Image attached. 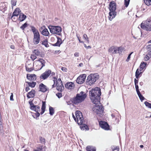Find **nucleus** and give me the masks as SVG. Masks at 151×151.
<instances>
[{
	"label": "nucleus",
	"instance_id": "obj_1",
	"mask_svg": "<svg viewBox=\"0 0 151 151\" xmlns=\"http://www.w3.org/2000/svg\"><path fill=\"white\" fill-rule=\"evenodd\" d=\"M89 93L91 99L93 103L96 104L100 103L101 93L99 88L96 87L94 89L90 90Z\"/></svg>",
	"mask_w": 151,
	"mask_h": 151
},
{
	"label": "nucleus",
	"instance_id": "obj_2",
	"mask_svg": "<svg viewBox=\"0 0 151 151\" xmlns=\"http://www.w3.org/2000/svg\"><path fill=\"white\" fill-rule=\"evenodd\" d=\"M109 9L110 11L109 13V20L111 21L115 17L116 14L115 11L116 9V3L114 1H112L110 2Z\"/></svg>",
	"mask_w": 151,
	"mask_h": 151
},
{
	"label": "nucleus",
	"instance_id": "obj_3",
	"mask_svg": "<svg viewBox=\"0 0 151 151\" xmlns=\"http://www.w3.org/2000/svg\"><path fill=\"white\" fill-rule=\"evenodd\" d=\"M86 96V94L82 91L79 93L77 94L76 96L72 99L71 101L73 104L79 103L83 101Z\"/></svg>",
	"mask_w": 151,
	"mask_h": 151
},
{
	"label": "nucleus",
	"instance_id": "obj_4",
	"mask_svg": "<svg viewBox=\"0 0 151 151\" xmlns=\"http://www.w3.org/2000/svg\"><path fill=\"white\" fill-rule=\"evenodd\" d=\"M31 28L34 34L33 42L34 44H37L40 40V35L39 32L34 27L32 26Z\"/></svg>",
	"mask_w": 151,
	"mask_h": 151
},
{
	"label": "nucleus",
	"instance_id": "obj_5",
	"mask_svg": "<svg viewBox=\"0 0 151 151\" xmlns=\"http://www.w3.org/2000/svg\"><path fill=\"white\" fill-rule=\"evenodd\" d=\"M99 78V76L97 74H91L88 76L86 80V82L89 85H91Z\"/></svg>",
	"mask_w": 151,
	"mask_h": 151
},
{
	"label": "nucleus",
	"instance_id": "obj_6",
	"mask_svg": "<svg viewBox=\"0 0 151 151\" xmlns=\"http://www.w3.org/2000/svg\"><path fill=\"white\" fill-rule=\"evenodd\" d=\"M141 27L146 31H151V17L148 18L144 23L142 22L141 24Z\"/></svg>",
	"mask_w": 151,
	"mask_h": 151
},
{
	"label": "nucleus",
	"instance_id": "obj_7",
	"mask_svg": "<svg viewBox=\"0 0 151 151\" xmlns=\"http://www.w3.org/2000/svg\"><path fill=\"white\" fill-rule=\"evenodd\" d=\"M48 28L51 33L53 34H55L59 35H61L62 29L60 27L50 26Z\"/></svg>",
	"mask_w": 151,
	"mask_h": 151
},
{
	"label": "nucleus",
	"instance_id": "obj_8",
	"mask_svg": "<svg viewBox=\"0 0 151 151\" xmlns=\"http://www.w3.org/2000/svg\"><path fill=\"white\" fill-rule=\"evenodd\" d=\"M95 104L93 108V111L96 113V114H101L104 111V108L101 105H99V104H100V103L98 104Z\"/></svg>",
	"mask_w": 151,
	"mask_h": 151
},
{
	"label": "nucleus",
	"instance_id": "obj_9",
	"mask_svg": "<svg viewBox=\"0 0 151 151\" xmlns=\"http://www.w3.org/2000/svg\"><path fill=\"white\" fill-rule=\"evenodd\" d=\"M76 119L77 120L78 124L81 125L83 121V118L81 112L79 111H77L76 112Z\"/></svg>",
	"mask_w": 151,
	"mask_h": 151
},
{
	"label": "nucleus",
	"instance_id": "obj_10",
	"mask_svg": "<svg viewBox=\"0 0 151 151\" xmlns=\"http://www.w3.org/2000/svg\"><path fill=\"white\" fill-rule=\"evenodd\" d=\"M33 101V100L32 101L30 100L29 102V103L30 104V109L32 110L35 111L36 112L39 111L40 109V107L38 105H34V104L32 103Z\"/></svg>",
	"mask_w": 151,
	"mask_h": 151
},
{
	"label": "nucleus",
	"instance_id": "obj_11",
	"mask_svg": "<svg viewBox=\"0 0 151 151\" xmlns=\"http://www.w3.org/2000/svg\"><path fill=\"white\" fill-rule=\"evenodd\" d=\"M33 63L32 61H29L27 62L25 65L26 70L29 72L33 70Z\"/></svg>",
	"mask_w": 151,
	"mask_h": 151
},
{
	"label": "nucleus",
	"instance_id": "obj_12",
	"mask_svg": "<svg viewBox=\"0 0 151 151\" xmlns=\"http://www.w3.org/2000/svg\"><path fill=\"white\" fill-rule=\"evenodd\" d=\"M86 76V75L85 74H83L80 75L77 79L76 83L79 84L83 83L85 81Z\"/></svg>",
	"mask_w": 151,
	"mask_h": 151
},
{
	"label": "nucleus",
	"instance_id": "obj_13",
	"mask_svg": "<svg viewBox=\"0 0 151 151\" xmlns=\"http://www.w3.org/2000/svg\"><path fill=\"white\" fill-rule=\"evenodd\" d=\"M51 71L50 70H48L43 73L40 76V78L44 80L47 78L51 73Z\"/></svg>",
	"mask_w": 151,
	"mask_h": 151
},
{
	"label": "nucleus",
	"instance_id": "obj_14",
	"mask_svg": "<svg viewBox=\"0 0 151 151\" xmlns=\"http://www.w3.org/2000/svg\"><path fill=\"white\" fill-rule=\"evenodd\" d=\"M99 124L102 128L106 130L109 129V126L107 122L101 121L99 122Z\"/></svg>",
	"mask_w": 151,
	"mask_h": 151
},
{
	"label": "nucleus",
	"instance_id": "obj_15",
	"mask_svg": "<svg viewBox=\"0 0 151 151\" xmlns=\"http://www.w3.org/2000/svg\"><path fill=\"white\" fill-rule=\"evenodd\" d=\"M40 31L41 32L42 34L44 36H47L49 34L47 29L45 28V26H43L41 27L40 29Z\"/></svg>",
	"mask_w": 151,
	"mask_h": 151
},
{
	"label": "nucleus",
	"instance_id": "obj_16",
	"mask_svg": "<svg viewBox=\"0 0 151 151\" xmlns=\"http://www.w3.org/2000/svg\"><path fill=\"white\" fill-rule=\"evenodd\" d=\"M27 78L29 81H34L36 80V76L35 74H27Z\"/></svg>",
	"mask_w": 151,
	"mask_h": 151
},
{
	"label": "nucleus",
	"instance_id": "obj_17",
	"mask_svg": "<svg viewBox=\"0 0 151 151\" xmlns=\"http://www.w3.org/2000/svg\"><path fill=\"white\" fill-rule=\"evenodd\" d=\"M38 62V64H39L41 67H40V69H42L43 67H44L45 65L46 61L42 58H40L39 60H36Z\"/></svg>",
	"mask_w": 151,
	"mask_h": 151
},
{
	"label": "nucleus",
	"instance_id": "obj_18",
	"mask_svg": "<svg viewBox=\"0 0 151 151\" xmlns=\"http://www.w3.org/2000/svg\"><path fill=\"white\" fill-rule=\"evenodd\" d=\"M39 88L40 91L43 92H45L47 90L46 86L42 83H41L39 85Z\"/></svg>",
	"mask_w": 151,
	"mask_h": 151
},
{
	"label": "nucleus",
	"instance_id": "obj_19",
	"mask_svg": "<svg viewBox=\"0 0 151 151\" xmlns=\"http://www.w3.org/2000/svg\"><path fill=\"white\" fill-rule=\"evenodd\" d=\"M57 37V42L55 44H52V45L54 46H58L59 47L62 43V41L61 38L59 37Z\"/></svg>",
	"mask_w": 151,
	"mask_h": 151
},
{
	"label": "nucleus",
	"instance_id": "obj_20",
	"mask_svg": "<svg viewBox=\"0 0 151 151\" xmlns=\"http://www.w3.org/2000/svg\"><path fill=\"white\" fill-rule=\"evenodd\" d=\"M35 91L32 89L30 91L28 92L27 94V97L29 99L31 98H33L35 96Z\"/></svg>",
	"mask_w": 151,
	"mask_h": 151
},
{
	"label": "nucleus",
	"instance_id": "obj_21",
	"mask_svg": "<svg viewBox=\"0 0 151 151\" xmlns=\"http://www.w3.org/2000/svg\"><path fill=\"white\" fill-rule=\"evenodd\" d=\"M37 150H35L34 151H45L46 148L45 146L40 145H37Z\"/></svg>",
	"mask_w": 151,
	"mask_h": 151
},
{
	"label": "nucleus",
	"instance_id": "obj_22",
	"mask_svg": "<svg viewBox=\"0 0 151 151\" xmlns=\"http://www.w3.org/2000/svg\"><path fill=\"white\" fill-rule=\"evenodd\" d=\"M21 12V11L19 8H18L16 9L11 17V19H12L14 16L17 17L19 14H20L19 12Z\"/></svg>",
	"mask_w": 151,
	"mask_h": 151
},
{
	"label": "nucleus",
	"instance_id": "obj_23",
	"mask_svg": "<svg viewBox=\"0 0 151 151\" xmlns=\"http://www.w3.org/2000/svg\"><path fill=\"white\" fill-rule=\"evenodd\" d=\"M65 87L68 89H71L74 88V85L72 82H69L65 84Z\"/></svg>",
	"mask_w": 151,
	"mask_h": 151
},
{
	"label": "nucleus",
	"instance_id": "obj_24",
	"mask_svg": "<svg viewBox=\"0 0 151 151\" xmlns=\"http://www.w3.org/2000/svg\"><path fill=\"white\" fill-rule=\"evenodd\" d=\"M109 52L112 54L117 53V50L116 47H115L114 46L111 47L108 50Z\"/></svg>",
	"mask_w": 151,
	"mask_h": 151
},
{
	"label": "nucleus",
	"instance_id": "obj_25",
	"mask_svg": "<svg viewBox=\"0 0 151 151\" xmlns=\"http://www.w3.org/2000/svg\"><path fill=\"white\" fill-rule=\"evenodd\" d=\"M56 89L59 91L61 92L64 89V87L62 84V85H60L59 83H56Z\"/></svg>",
	"mask_w": 151,
	"mask_h": 151
},
{
	"label": "nucleus",
	"instance_id": "obj_26",
	"mask_svg": "<svg viewBox=\"0 0 151 151\" xmlns=\"http://www.w3.org/2000/svg\"><path fill=\"white\" fill-rule=\"evenodd\" d=\"M26 15L23 14L22 13H20L19 14V17L18 20L20 22H22L26 18Z\"/></svg>",
	"mask_w": 151,
	"mask_h": 151
},
{
	"label": "nucleus",
	"instance_id": "obj_27",
	"mask_svg": "<svg viewBox=\"0 0 151 151\" xmlns=\"http://www.w3.org/2000/svg\"><path fill=\"white\" fill-rule=\"evenodd\" d=\"M86 149L87 151H96V148L92 146H88Z\"/></svg>",
	"mask_w": 151,
	"mask_h": 151
},
{
	"label": "nucleus",
	"instance_id": "obj_28",
	"mask_svg": "<svg viewBox=\"0 0 151 151\" xmlns=\"http://www.w3.org/2000/svg\"><path fill=\"white\" fill-rule=\"evenodd\" d=\"M45 101L42 102V105L41 107L42 111L40 113V114H42L45 111Z\"/></svg>",
	"mask_w": 151,
	"mask_h": 151
},
{
	"label": "nucleus",
	"instance_id": "obj_29",
	"mask_svg": "<svg viewBox=\"0 0 151 151\" xmlns=\"http://www.w3.org/2000/svg\"><path fill=\"white\" fill-rule=\"evenodd\" d=\"M146 64V63L144 62H142L141 63L140 66V71H142L143 70V69H144L145 67Z\"/></svg>",
	"mask_w": 151,
	"mask_h": 151
},
{
	"label": "nucleus",
	"instance_id": "obj_30",
	"mask_svg": "<svg viewBox=\"0 0 151 151\" xmlns=\"http://www.w3.org/2000/svg\"><path fill=\"white\" fill-rule=\"evenodd\" d=\"M26 83L28 84L29 86L31 87L32 88L34 87L36 84V83L33 81L32 82L26 81Z\"/></svg>",
	"mask_w": 151,
	"mask_h": 151
},
{
	"label": "nucleus",
	"instance_id": "obj_31",
	"mask_svg": "<svg viewBox=\"0 0 151 151\" xmlns=\"http://www.w3.org/2000/svg\"><path fill=\"white\" fill-rule=\"evenodd\" d=\"M142 72H139V69H137L135 72V77L137 79H138L139 78V76L142 74Z\"/></svg>",
	"mask_w": 151,
	"mask_h": 151
},
{
	"label": "nucleus",
	"instance_id": "obj_32",
	"mask_svg": "<svg viewBox=\"0 0 151 151\" xmlns=\"http://www.w3.org/2000/svg\"><path fill=\"white\" fill-rule=\"evenodd\" d=\"M33 53H34L35 55L37 56H40L41 55V52L40 51H39V50L37 49H35L34 50L33 52Z\"/></svg>",
	"mask_w": 151,
	"mask_h": 151
},
{
	"label": "nucleus",
	"instance_id": "obj_33",
	"mask_svg": "<svg viewBox=\"0 0 151 151\" xmlns=\"http://www.w3.org/2000/svg\"><path fill=\"white\" fill-rule=\"evenodd\" d=\"M55 111L53 108L51 106L49 107V113L51 115H52L54 114Z\"/></svg>",
	"mask_w": 151,
	"mask_h": 151
},
{
	"label": "nucleus",
	"instance_id": "obj_34",
	"mask_svg": "<svg viewBox=\"0 0 151 151\" xmlns=\"http://www.w3.org/2000/svg\"><path fill=\"white\" fill-rule=\"evenodd\" d=\"M80 127L81 129L82 130H84V129H86L87 130H89V128L88 127V126L85 124H83L82 126H81Z\"/></svg>",
	"mask_w": 151,
	"mask_h": 151
},
{
	"label": "nucleus",
	"instance_id": "obj_35",
	"mask_svg": "<svg viewBox=\"0 0 151 151\" xmlns=\"http://www.w3.org/2000/svg\"><path fill=\"white\" fill-rule=\"evenodd\" d=\"M148 55H151V45H149L147 48Z\"/></svg>",
	"mask_w": 151,
	"mask_h": 151
},
{
	"label": "nucleus",
	"instance_id": "obj_36",
	"mask_svg": "<svg viewBox=\"0 0 151 151\" xmlns=\"http://www.w3.org/2000/svg\"><path fill=\"white\" fill-rule=\"evenodd\" d=\"M42 44L45 45L46 47H49V45L48 44L47 41L46 40H44L42 42Z\"/></svg>",
	"mask_w": 151,
	"mask_h": 151
},
{
	"label": "nucleus",
	"instance_id": "obj_37",
	"mask_svg": "<svg viewBox=\"0 0 151 151\" xmlns=\"http://www.w3.org/2000/svg\"><path fill=\"white\" fill-rule=\"evenodd\" d=\"M130 1V0H124V5L125 6L124 8L125 7L127 8L128 6L129 3Z\"/></svg>",
	"mask_w": 151,
	"mask_h": 151
},
{
	"label": "nucleus",
	"instance_id": "obj_38",
	"mask_svg": "<svg viewBox=\"0 0 151 151\" xmlns=\"http://www.w3.org/2000/svg\"><path fill=\"white\" fill-rule=\"evenodd\" d=\"M137 94L140 100L142 101L145 99V98L141 94V93H140V92L137 93Z\"/></svg>",
	"mask_w": 151,
	"mask_h": 151
},
{
	"label": "nucleus",
	"instance_id": "obj_39",
	"mask_svg": "<svg viewBox=\"0 0 151 151\" xmlns=\"http://www.w3.org/2000/svg\"><path fill=\"white\" fill-rule=\"evenodd\" d=\"M111 149L113 151H114L115 150H116L118 151H119V148L118 147L113 146L111 147Z\"/></svg>",
	"mask_w": 151,
	"mask_h": 151
},
{
	"label": "nucleus",
	"instance_id": "obj_40",
	"mask_svg": "<svg viewBox=\"0 0 151 151\" xmlns=\"http://www.w3.org/2000/svg\"><path fill=\"white\" fill-rule=\"evenodd\" d=\"M144 1L145 4L148 6L151 4V0H144Z\"/></svg>",
	"mask_w": 151,
	"mask_h": 151
},
{
	"label": "nucleus",
	"instance_id": "obj_41",
	"mask_svg": "<svg viewBox=\"0 0 151 151\" xmlns=\"http://www.w3.org/2000/svg\"><path fill=\"white\" fill-rule=\"evenodd\" d=\"M146 106L148 108L151 109V104L148 102L147 101H146L144 102Z\"/></svg>",
	"mask_w": 151,
	"mask_h": 151
},
{
	"label": "nucleus",
	"instance_id": "obj_42",
	"mask_svg": "<svg viewBox=\"0 0 151 151\" xmlns=\"http://www.w3.org/2000/svg\"><path fill=\"white\" fill-rule=\"evenodd\" d=\"M27 26V24L26 22L24 23L22 26L20 27V28L23 30L26 28Z\"/></svg>",
	"mask_w": 151,
	"mask_h": 151
},
{
	"label": "nucleus",
	"instance_id": "obj_43",
	"mask_svg": "<svg viewBox=\"0 0 151 151\" xmlns=\"http://www.w3.org/2000/svg\"><path fill=\"white\" fill-rule=\"evenodd\" d=\"M39 139L40 142L43 144L45 143V138L42 137H39Z\"/></svg>",
	"mask_w": 151,
	"mask_h": 151
},
{
	"label": "nucleus",
	"instance_id": "obj_44",
	"mask_svg": "<svg viewBox=\"0 0 151 151\" xmlns=\"http://www.w3.org/2000/svg\"><path fill=\"white\" fill-rule=\"evenodd\" d=\"M83 38L85 40L87 41V42L88 43H89V40L88 37H87V35L85 34H84L83 35Z\"/></svg>",
	"mask_w": 151,
	"mask_h": 151
},
{
	"label": "nucleus",
	"instance_id": "obj_45",
	"mask_svg": "<svg viewBox=\"0 0 151 151\" xmlns=\"http://www.w3.org/2000/svg\"><path fill=\"white\" fill-rule=\"evenodd\" d=\"M17 1L16 0H11V4L12 6L16 5Z\"/></svg>",
	"mask_w": 151,
	"mask_h": 151
},
{
	"label": "nucleus",
	"instance_id": "obj_46",
	"mask_svg": "<svg viewBox=\"0 0 151 151\" xmlns=\"http://www.w3.org/2000/svg\"><path fill=\"white\" fill-rule=\"evenodd\" d=\"M116 48L117 50V53H119L120 52H122V47H116Z\"/></svg>",
	"mask_w": 151,
	"mask_h": 151
},
{
	"label": "nucleus",
	"instance_id": "obj_47",
	"mask_svg": "<svg viewBox=\"0 0 151 151\" xmlns=\"http://www.w3.org/2000/svg\"><path fill=\"white\" fill-rule=\"evenodd\" d=\"M30 58L33 61H34L37 58V57L33 54H32L30 56Z\"/></svg>",
	"mask_w": 151,
	"mask_h": 151
},
{
	"label": "nucleus",
	"instance_id": "obj_48",
	"mask_svg": "<svg viewBox=\"0 0 151 151\" xmlns=\"http://www.w3.org/2000/svg\"><path fill=\"white\" fill-rule=\"evenodd\" d=\"M133 52H132L130 53L128 55L127 59L126 60L127 62H128L131 56V55L133 53Z\"/></svg>",
	"mask_w": 151,
	"mask_h": 151
},
{
	"label": "nucleus",
	"instance_id": "obj_49",
	"mask_svg": "<svg viewBox=\"0 0 151 151\" xmlns=\"http://www.w3.org/2000/svg\"><path fill=\"white\" fill-rule=\"evenodd\" d=\"M56 96L59 98H60L62 97V95L61 92H58L56 94Z\"/></svg>",
	"mask_w": 151,
	"mask_h": 151
},
{
	"label": "nucleus",
	"instance_id": "obj_50",
	"mask_svg": "<svg viewBox=\"0 0 151 151\" xmlns=\"http://www.w3.org/2000/svg\"><path fill=\"white\" fill-rule=\"evenodd\" d=\"M135 88H136L137 93L140 92V91H139V87H138V85L137 84H135Z\"/></svg>",
	"mask_w": 151,
	"mask_h": 151
},
{
	"label": "nucleus",
	"instance_id": "obj_51",
	"mask_svg": "<svg viewBox=\"0 0 151 151\" xmlns=\"http://www.w3.org/2000/svg\"><path fill=\"white\" fill-rule=\"evenodd\" d=\"M57 83H59L60 85H62V83L60 78H58V81H57Z\"/></svg>",
	"mask_w": 151,
	"mask_h": 151
},
{
	"label": "nucleus",
	"instance_id": "obj_52",
	"mask_svg": "<svg viewBox=\"0 0 151 151\" xmlns=\"http://www.w3.org/2000/svg\"><path fill=\"white\" fill-rule=\"evenodd\" d=\"M150 57L148 56L147 55H146L145 57L144 60L145 61H147L149 59Z\"/></svg>",
	"mask_w": 151,
	"mask_h": 151
},
{
	"label": "nucleus",
	"instance_id": "obj_53",
	"mask_svg": "<svg viewBox=\"0 0 151 151\" xmlns=\"http://www.w3.org/2000/svg\"><path fill=\"white\" fill-rule=\"evenodd\" d=\"M13 93H11V95L10 96V100L11 101H14V99H13Z\"/></svg>",
	"mask_w": 151,
	"mask_h": 151
},
{
	"label": "nucleus",
	"instance_id": "obj_54",
	"mask_svg": "<svg viewBox=\"0 0 151 151\" xmlns=\"http://www.w3.org/2000/svg\"><path fill=\"white\" fill-rule=\"evenodd\" d=\"M36 113L35 114V115L36 116L37 118L39 117L40 115V113H39V111H38L37 112H36Z\"/></svg>",
	"mask_w": 151,
	"mask_h": 151
},
{
	"label": "nucleus",
	"instance_id": "obj_55",
	"mask_svg": "<svg viewBox=\"0 0 151 151\" xmlns=\"http://www.w3.org/2000/svg\"><path fill=\"white\" fill-rule=\"evenodd\" d=\"M36 66L37 68H36V69H37V70H40L41 69H40V67H41V66L39 64H38V65H36Z\"/></svg>",
	"mask_w": 151,
	"mask_h": 151
},
{
	"label": "nucleus",
	"instance_id": "obj_56",
	"mask_svg": "<svg viewBox=\"0 0 151 151\" xmlns=\"http://www.w3.org/2000/svg\"><path fill=\"white\" fill-rule=\"evenodd\" d=\"M3 127H0V133L1 134H3Z\"/></svg>",
	"mask_w": 151,
	"mask_h": 151
},
{
	"label": "nucleus",
	"instance_id": "obj_57",
	"mask_svg": "<svg viewBox=\"0 0 151 151\" xmlns=\"http://www.w3.org/2000/svg\"><path fill=\"white\" fill-rule=\"evenodd\" d=\"M61 69L62 70H63V71H64V72L66 71L67 69L65 67H62Z\"/></svg>",
	"mask_w": 151,
	"mask_h": 151
},
{
	"label": "nucleus",
	"instance_id": "obj_58",
	"mask_svg": "<svg viewBox=\"0 0 151 151\" xmlns=\"http://www.w3.org/2000/svg\"><path fill=\"white\" fill-rule=\"evenodd\" d=\"M84 45L85 47L87 49H90L91 48V47L90 46H87L85 44H84Z\"/></svg>",
	"mask_w": 151,
	"mask_h": 151
},
{
	"label": "nucleus",
	"instance_id": "obj_59",
	"mask_svg": "<svg viewBox=\"0 0 151 151\" xmlns=\"http://www.w3.org/2000/svg\"><path fill=\"white\" fill-rule=\"evenodd\" d=\"M134 82L135 85L137 84L138 82V80H137V79H136L135 78L134 80Z\"/></svg>",
	"mask_w": 151,
	"mask_h": 151
},
{
	"label": "nucleus",
	"instance_id": "obj_60",
	"mask_svg": "<svg viewBox=\"0 0 151 151\" xmlns=\"http://www.w3.org/2000/svg\"><path fill=\"white\" fill-rule=\"evenodd\" d=\"M74 55L76 57H78L79 56V53L78 52H76L74 53Z\"/></svg>",
	"mask_w": 151,
	"mask_h": 151
},
{
	"label": "nucleus",
	"instance_id": "obj_61",
	"mask_svg": "<svg viewBox=\"0 0 151 151\" xmlns=\"http://www.w3.org/2000/svg\"><path fill=\"white\" fill-rule=\"evenodd\" d=\"M30 88L29 87H27L25 88V91L26 92L30 90Z\"/></svg>",
	"mask_w": 151,
	"mask_h": 151
},
{
	"label": "nucleus",
	"instance_id": "obj_62",
	"mask_svg": "<svg viewBox=\"0 0 151 151\" xmlns=\"http://www.w3.org/2000/svg\"><path fill=\"white\" fill-rule=\"evenodd\" d=\"M60 52V50H56L54 52V53L56 54H59Z\"/></svg>",
	"mask_w": 151,
	"mask_h": 151
},
{
	"label": "nucleus",
	"instance_id": "obj_63",
	"mask_svg": "<svg viewBox=\"0 0 151 151\" xmlns=\"http://www.w3.org/2000/svg\"><path fill=\"white\" fill-rule=\"evenodd\" d=\"M78 66H79L80 67H83V64L82 63H81L79 64Z\"/></svg>",
	"mask_w": 151,
	"mask_h": 151
},
{
	"label": "nucleus",
	"instance_id": "obj_64",
	"mask_svg": "<svg viewBox=\"0 0 151 151\" xmlns=\"http://www.w3.org/2000/svg\"><path fill=\"white\" fill-rule=\"evenodd\" d=\"M10 48L12 49H14V46L13 45H12L10 46Z\"/></svg>",
	"mask_w": 151,
	"mask_h": 151
}]
</instances>
